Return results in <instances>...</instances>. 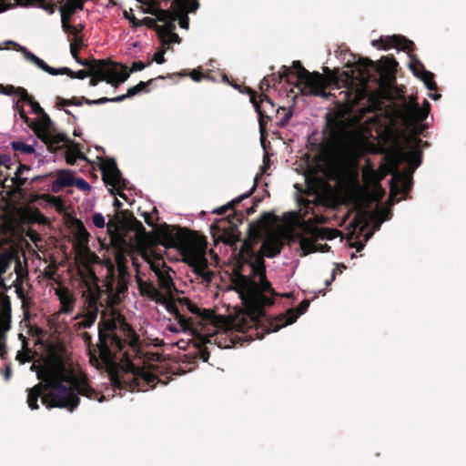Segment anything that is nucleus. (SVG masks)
<instances>
[{"instance_id": "f257e3e1", "label": "nucleus", "mask_w": 466, "mask_h": 466, "mask_svg": "<svg viewBox=\"0 0 466 466\" xmlns=\"http://www.w3.org/2000/svg\"><path fill=\"white\" fill-rule=\"evenodd\" d=\"M272 218V214L263 213L258 220L249 224L248 237L240 247L231 277L234 290L239 294L248 316L254 321L265 317V307L272 306L276 297H290L288 293L276 292L266 276L264 258H274L280 254L284 247L283 236L272 232L263 239L259 250L255 249Z\"/></svg>"}, {"instance_id": "f03ea898", "label": "nucleus", "mask_w": 466, "mask_h": 466, "mask_svg": "<svg viewBox=\"0 0 466 466\" xmlns=\"http://www.w3.org/2000/svg\"><path fill=\"white\" fill-rule=\"evenodd\" d=\"M116 325L113 321L98 325V343L93 347L92 336L84 331L81 337L88 348L90 362L96 366H102L108 373L110 381L115 388L130 391H147L154 389L157 383H162L158 376L151 370L136 367L127 352H124L125 361L121 364L116 361L114 354L121 352L127 345L133 349L137 347L138 337L133 328L123 321L121 329L126 339H121L116 333ZM167 384V382H163Z\"/></svg>"}, {"instance_id": "7ed1b4c3", "label": "nucleus", "mask_w": 466, "mask_h": 466, "mask_svg": "<svg viewBox=\"0 0 466 466\" xmlns=\"http://www.w3.org/2000/svg\"><path fill=\"white\" fill-rule=\"evenodd\" d=\"M36 377L41 382L28 390L27 405L37 410L38 399L47 408L66 409L73 411L79 404L72 386L64 385L74 380L72 372L60 357H54L36 370Z\"/></svg>"}, {"instance_id": "20e7f679", "label": "nucleus", "mask_w": 466, "mask_h": 466, "mask_svg": "<svg viewBox=\"0 0 466 466\" xmlns=\"http://www.w3.org/2000/svg\"><path fill=\"white\" fill-rule=\"evenodd\" d=\"M158 242L166 248H176L192 271L206 282H211L214 273L208 268L206 237L180 227L167 224L157 229Z\"/></svg>"}, {"instance_id": "39448f33", "label": "nucleus", "mask_w": 466, "mask_h": 466, "mask_svg": "<svg viewBox=\"0 0 466 466\" xmlns=\"http://www.w3.org/2000/svg\"><path fill=\"white\" fill-rule=\"evenodd\" d=\"M266 77H269L270 84L275 86L282 80L289 84H295V86L300 89L303 94L313 95L328 98L330 94L326 92L328 82L319 72H309L301 64L300 61H293L292 66H282L279 73H272Z\"/></svg>"}, {"instance_id": "423d86ee", "label": "nucleus", "mask_w": 466, "mask_h": 466, "mask_svg": "<svg viewBox=\"0 0 466 466\" xmlns=\"http://www.w3.org/2000/svg\"><path fill=\"white\" fill-rule=\"evenodd\" d=\"M98 282L99 279L93 271H90L87 278L84 279L86 290L83 292V297L85 298L86 313L83 319L74 325L77 331L90 328L97 318L99 308L104 306L101 298L105 291L99 287Z\"/></svg>"}, {"instance_id": "0eeeda50", "label": "nucleus", "mask_w": 466, "mask_h": 466, "mask_svg": "<svg viewBox=\"0 0 466 466\" xmlns=\"http://www.w3.org/2000/svg\"><path fill=\"white\" fill-rule=\"evenodd\" d=\"M422 143L423 141L420 138L411 137L409 140L410 147L409 151H404L400 147L396 148L386 155L385 160L389 162L390 167H392L395 172H398V167H400L402 162H407L410 166L408 172L413 173L414 170L420 166L422 161V151L420 149Z\"/></svg>"}, {"instance_id": "6e6552de", "label": "nucleus", "mask_w": 466, "mask_h": 466, "mask_svg": "<svg viewBox=\"0 0 466 466\" xmlns=\"http://www.w3.org/2000/svg\"><path fill=\"white\" fill-rule=\"evenodd\" d=\"M242 92L249 95L250 102L258 115L259 131L263 135L266 132L268 123L273 121L274 117H279L278 115L281 114L280 106H277L267 94L258 95L255 90L248 86H245Z\"/></svg>"}, {"instance_id": "1a4fd4ad", "label": "nucleus", "mask_w": 466, "mask_h": 466, "mask_svg": "<svg viewBox=\"0 0 466 466\" xmlns=\"http://www.w3.org/2000/svg\"><path fill=\"white\" fill-rule=\"evenodd\" d=\"M88 72L89 75L105 77V81L115 87L124 83L129 77L127 66L95 58H93V65H91L90 71Z\"/></svg>"}, {"instance_id": "9d476101", "label": "nucleus", "mask_w": 466, "mask_h": 466, "mask_svg": "<svg viewBox=\"0 0 466 466\" xmlns=\"http://www.w3.org/2000/svg\"><path fill=\"white\" fill-rule=\"evenodd\" d=\"M397 66L398 63L393 56H382L376 64L369 58H362L355 65L360 76H368L370 75L369 68L373 67L384 81L395 80Z\"/></svg>"}, {"instance_id": "9b49d317", "label": "nucleus", "mask_w": 466, "mask_h": 466, "mask_svg": "<svg viewBox=\"0 0 466 466\" xmlns=\"http://www.w3.org/2000/svg\"><path fill=\"white\" fill-rule=\"evenodd\" d=\"M100 169L105 184L112 187L109 188L111 195H118L120 198L127 199V196L120 190L127 188V181L122 177L115 159H101Z\"/></svg>"}, {"instance_id": "f8f14e48", "label": "nucleus", "mask_w": 466, "mask_h": 466, "mask_svg": "<svg viewBox=\"0 0 466 466\" xmlns=\"http://www.w3.org/2000/svg\"><path fill=\"white\" fill-rule=\"evenodd\" d=\"M306 232L310 235V238L299 235V247L302 250L303 255H309L317 251L327 252L330 247L328 244H316L318 239H331L333 236V230L329 228H319L317 227H309Z\"/></svg>"}, {"instance_id": "ddd939ff", "label": "nucleus", "mask_w": 466, "mask_h": 466, "mask_svg": "<svg viewBox=\"0 0 466 466\" xmlns=\"http://www.w3.org/2000/svg\"><path fill=\"white\" fill-rule=\"evenodd\" d=\"M199 0H172L171 15L177 21L181 28L187 30L189 27L188 14L196 13L199 8Z\"/></svg>"}, {"instance_id": "4468645a", "label": "nucleus", "mask_w": 466, "mask_h": 466, "mask_svg": "<svg viewBox=\"0 0 466 466\" xmlns=\"http://www.w3.org/2000/svg\"><path fill=\"white\" fill-rule=\"evenodd\" d=\"M371 44L377 48H382L385 50L390 48H397L398 50H402L409 53L412 52L415 48L414 43L401 35L381 36L380 39L373 40Z\"/></svg>"}, {"instance_id": "2eb2a0df", "label": "nucleus", "mask_w": 466, "mask_h": 466, "mask_svg": "<svg viewBox=\"0 0 466 466\" xmlns=\"http://www.w3.org/2000/svg\"><path fill=\"white\" fill-rule=\"evenodd\" d=\"M309 300L303 299L297 309H289L286 314L279 315L273 321L269 323L272 331H278L280 328L292 324L302 314H304L309 307Z\"/></svg>"}, {"instance_id": "dca6fc26", "label": "nucleus", "mask_w": 466, "mask_h": 466, "mask_svg": "<svg viewBox=\"0 0 466 466\" xmlns=\"http://www.w3.org/2000/svg\"><path fill=\"white\" fill-rule=\"evenodd\" d=\"M390 174L392 178L390 181V195L395 198L399 194L407 195L411 188L412 185V173L411 172H400L398 168V172H395L390 167Z\"/></svg>"}, {"instance_id": "f3484780", "label": "nucleus", "mask_w": 466, "mask_h": 466, "mask_svg": "<svg viewBox=\"0 0 466 466\" xmlns=\"http://www.w3.org/2000/svg\"><path fill=\"white\" fill-rule=\"evenodd\" d=\"M244 218L245 215L242 211H235L234 214L228 215L221 221L228 224V228H223V240L225 243L234 245L240 239L238 226L242 223Z\"/></svg>"}, {"instance_id": "a211bd4d", "label": "nucleus", "mask_w": 466, "mask_h": 466, "mask_svg": "<svg viewBox=\"0 0 466 466\" xmlns=\"http://www.w3.org/2000/svg\"><path fill=\"white\" fill-rule=\"evenodd\" d=\"M343 94L339 106L343 115L350 114L354 111V107L359 106L366 97V92L360 88H350L339 93Z\"/></svg>"}, {"instance_id": "6ab92c4d", "label": "nucleus", "mask_w": 466, "mask_h": 466, "mask_svg": "<svg viewBox=\"0 0 466 466\" xmlns=\"http://www.w3.org/2000/svg\"><path fill=\"white\" fill-rule=\"evenodd\" d=\"M164 304L166 305L167 310L177 320L180 329L183 331H189L196 338L202 339V335L199 334L198 329L193 326L194 323L192 318H186L182 315L175 300H167L166 299V302Z\"/></svg>"}, {"instance_id": "aec40b11", "label": "nucleus", "mask_w": 466, "mask_h": 466, "mask_svg": "<svg viewBox=\"0 0 466 466\" xmlns=\"http://www.w3.org/2000/svg\"><path fill=\"white\" fill-rule=\"evenodd\" d=\"M177 302L181 307H186L188 311H190L192 314H194L197 318L199 319L198 324L200 326H205L209 323H214L216 315L214 311H211L209 309H201L196 304H194L189 299L187 298H178Z\"/></svg>"}, {"instance_id": "412c9836", "label": "nucleus", "mask_w": 466, "mask_h": 466, "mask_svg": "<svg viewBox=\"0 0 466 466\" xmlns=\"http://www.w3.org/2000/svg\"><path fill=\"white\" fill-rule=\"evenodd\" d=\"M430 112V103L425 100L424 106L420 107L417 102L410 101L406 104L403 108L404 117L414 123H420L424 121Z\"/></svg>"}, {"instance_id": "4be33fe9", "label": "nucleus", "mask_w": 466, "mask_h": 466, "mask_svg": "<svg viewBox=\"0 0 466 466\" xmlns=\"http://www.w3.org/2000/svg\"><path fill=\"white\" fill-rule=\"evenodd\" d=\"M137 286L141 296L147 297L159 304H164L166 302V296L155 287L153 282L144 281L139 279L137 280Z\"/></svg>"}, {"instance_id": "5701e85b", "label": "nucleus", "mask_w": 466, "mask_h": 466, "mask_svg": "<svg viewBox=\"0 0 466 466\" xmlns=\"http://www.w3.org/2000/svg\"><path fill=\"white\" fill-rule=\"evenodd\" d=\"M329 127V136L330 143L335 147H341L346 141V130L339 121L329 119L328 122Z\"/></svg>"}, {"instance_id": "b1692460", "label": "nucleus", "mask_w": 466, "mask_h": 466, "mask_svg": "<svg viewBox=\"0 0 466 466\" xmlns=\"http://www.w3.org/2000/svg\"><path fill=\"white\" fill-rule=\"evenodd\" d=\"M30 170V167L25 164H19L15 173V177L11 178L12 182V187L6 191V195L9 198L14 197L15 194H21L22 193V187L25 185L28 178L22 177L25 171Z\"/></svg>"}, {"instance_id": "393cba45", "label": "nucleus", "mask_w": 466, "mask_h": 466, "mask_svg": "<svg viewBox=\"0 0 466 466\" xmlns=\"http://www.w3.org/2000/svg\"><path fill=\"white\" fill-rule=\"evenodd\" d=\"M169 20L171 21L170 23L172 24V28L171 26L169 27V22H164L162 24V35L161 36H157L161 42L162 46H166L167 48H169V46L173 43L179 44L181 42V38L175 32L177 27L175 24V18L171 16Z\"/></svg>"}, {"instance_id": "a878e982", "label": "nucleus", "mask_w": 466, "mask_h": 466, "mask_svg": "<svg viewBox=\"0 0 466 466\" xmlns=\"http://www.w3.org/2000/svg\"><path fill=\"white\" fill-rule=\"evenodd\" d=\"M410 68L414 75L423 81L429 90L433 91L437 89V85L434 81V75L431 72L427 71L420 61L416 60L411 63Z\"/></svg>"}, {"instance_id": "bb28decb", "label": "nucleus", "mask_w": 466, "mask_h": 466, "mask_svg": "<svg viewBox=\"0 0 466 466\" xmlns=\"http://www.w3.org/2000/svg\"><path fill=\"white\" fill-rule=\"evenodd\" d=\"M106 288L107 299L111 302H114L116 299H117L118 296L127 289L126 283L120 279L116 280L112 276L109 278V279L106 280Z\"/></svg>"}, {"instance_id": "cd10ccee", "label": "nucleus", "mask_w": 466, "mask_h": 466, "mask_svg": "<svg viewBox=\"0 0 466 466\" xmlns=\"http://www.w3.org/2000/svg\"><path fill=\"white\" fill-rule=\"evenodd\" d=\"M38 138L41 139L52 152H56L61 148L60 144L66 141V137L64 134H54L53 130L39 135Z\"/></svg>"}, {"instance_id": "c85d7f7f", "label": "nucleus", "mask_w": 466, "mask_h": 466, "mask_svg": "<svg viewBox=\"0 0 466 466\" xmlns=\"http://www.w3.org/2000/svg\"><path fill=\"white\" fill-rule=\"evenodd\" d=\"M21 218L25 224L46 225L48 223L47 218L36 208H26L22 211Z\"/></svg>"}, {"instance_id": "c756f323", "label": "nucleus", "mask_w": 466, "mask_h": 466, "mask_svg": "<svg viewBox=\"0 0 466 466\" xmlns=\"http://www.w3.org/2000/svg\"><path fill=\"white\" fill-rule=\"evenodd\" d=\"M56 294L61 304L60 311L66 314L71 313L76 302L74 295L66 288L59 289L56 290Z\"/></svg>"}, {"instance_id": "7c9ffc66", "label": "nucleus", "mask_w": 466, "mask_h": 466, "mask_svg": "<svg viewBox=\"0 0 466 466\" xmlns=\"http://www.w3.org/2000/svg\"><path fill=\"white\" fill-rule=\"evenodd\" d=\"M154 80L155 79L152 78V79L148 80L147 82L140 81L137 85H136L132 87H129L127 89V94L109 98V102H122L127 97H132V96L139 94L140 92L147 93L149 91V89L147 88L148 85H150Z\"/></svg>"}, {"instance_id": "2f4dec72", "label": "nucleus", "mask_w": 466, "mask_h": 466, "mask_svg": "<svg viewBox=\"0 0 466 466\" xmlns=\"http://www.w3.org/2000/svg\"><path fill=\"white\" fill-rule=\"evenodd\" d=\"M74 186V177L70 170H60L57 177L53 183V191L57 192L60 188Z\"/></svg>"}, {"instance_id": "473e14b6", "label": "nucleus", "mask_w": 466, "mask_h": 466, "mask_svg": "<svg viewBox=\"0 0 466 466\" xmlns=\"http://www.w3.org/2000/svg\"><path fill=\"white\" fill-rule=\"evenodd\" d=\"M37 137L39 135H43V133H47L53 130V122L49 116L45 112L40 116L39 121H32V127H30Z\"/></svg>"}, {"instance_id": "72a5a7b5", "label": "nucleus", "mask_w": 466, "mask_h": 466, "mask_svg": "<svg viewBox=\"0 0 466 466\" xmlns=\"http://www.w3.org/2000/svg\"><path fill=\"white\" fill-rule=\"evenodd\" d=\"M157 277V283L161 289L167 293H171L175 289L173 279L167 270L161 268L154 269Z\"/></svg>"}, {"instance_id": "f704fd0d", "label": "nucleus", "mask_w": 466, "mask_h": 466, "mask_svg": "<svg viewBox=\"0 0 466 466\" xmlns=\"http://www.w3.org/2000/svg\"><path fill=\"white\" fill-rule=\"evenodd\" d=\"M362 177L366 184L377 187L381 195L384 194L380 186V177H378V171H376L372 167L369 166L363 169Z\"/></svg>"}, {"instance_id": "c9c22d12", "label": "nucleus", "mask_w": 466, "mask_h": 466, "mask_svg": "<svg viewBox=\"0 0 466 466\" xmlns=\"http://www.w3.org/2000/svg\"><path fill=\"white\" fill-rule=\"evenodd\" d=\"M72 388L74 389V391L76 394V396L80 394L89 399L99 400L100 401L102 400V399H104V396H101V398H99L100 393L87 384H81L76 386V388ZM77 398L79 399V397Z\"/></svg>"}, {"instance_id": "e433bc0d", "label": "nucleus", "mask_w": 466, "mask_h": 466, "mask_svg": "<svg viewBox=\"0 0 466 466\" xmlns=\"http://www.w3.org/2000/svg\"><path fill=\"white\" fill-rule=\"evenodd\" d=\"M255 187H256V185L253 186V187H252L250 192H248L247 194H243L242 196H240V197L233 199L232 201L228 202L227 205L222 206V207L217 208L213 212L217 213L218 215H223V214H225L229 209L233 210V213L235 211H238L236 209V206L238 204H239L243 199L248 198L250 196V194L252 193V191L255 189Z\"/></svg>"}, {"instance_id": "4c0bfd02", "label": "nucleus", "mask_w": 466, "mask_h": 466, "mask_svg": "<svg viewBox=\"0 0 466 466\" xmlns=\"http://www.w3.org/2000/svg\"><path fill=\"white\" fill-rule=\"evenodd\" d=\"M0 93L6 96H17L20 98H26L27 90L22 86H14L12 85L4 86L0 84Z\"/></svg>"}, {"instance_id": "58836bf2", "label": "nucleus", "mask_w": 466, "mask_h": 466, "mask_svg": "<svg viewBox=\"0 0 466 466\" xmlns=\"http://www.w3.org/2000/svg\"><path fill=\"white\" fill-rule=\"evenodd\" d=\"M76 159L87 160L86 157L79 150L77 144H73L71 148L66 150V161L68 165H74Z\"/></svg>"}, {"instance_id": "ea45409f", "label": "nucleus", "mask_w": 466, "mask_h": 466, "mask_svg": "<svg viewBox=\"0 0 466 466\" xmlns=\"http://www.w3.org/2000/svg\"><path fill=\"white\" fill-rule=\"evenodd\" d=\"M158 23L159 21L157 20V17L146 16L143 19H139L138 27L147 26L149 29L155 30L157 36H161L162 24L159 25Z\"/></svg>"}, {"instance_id": "a19ab883", "label": "nucleus", "mask_w": 466, "mask_h": 466, "mask_svg": "<svg viewBox=\"0 0 466 466\" xmlns=\"http://www.w3.org/2000/svg\"><path fill=\"white\" fill-rule=\"evenodd\" d=\"M70 101L72 103V106H80L83 105V103H85L88 106L105 104V103L109 102V98L108 97H101L98 99L91 100L85 96H81V97L74 96V97L70 98Z\"/></svg>"}, {"instance_id": "79ce46f5", "label": "nucleus", "mask_w": 466, "mask_h": 466, "mask_svg": "<svg viewBox=\"0 0 466 466\" xmlns=\"http://www.w3.org/2000/svg\"><path fill=\"white\" fill-rule=\"evenodd\" d=\"M10 304L3 305V310L0 312V329L6 331L10 329L11 321Z\"/></svg>"}, {"instance_id": "37998d69", "label": "nucleus", "mask_w": 466, "mask_h": 466, "mask_svg": "<svg viewBox=\"0 0 466 466\" xmlns=\"http://www.w3.org/2000/svg\"><path fill=\"white\" fill-rule=\"evenodd\" d=\"M279 110L281 111V114L278 115L279 117H274L273 121H275L279 127H284L288 125L292 116V110L283 106H280Z\"/></svg>"}, {"instance_id": "c03bdc74", "label": "nucleus", "mask_w": 466, "mask_h": 466, "mask_svg": "<svg viewBox=\"0 0 466 466\" xmlns=\"http://www.w3.org/2000/svg\"><path fill=\"white\" fill-rule=\"evenodd\" d=\"M58 75H66L71 78L85 79L86 77L89 76V72L84 69L73 71L70 68L64 66L59 68Z\"/></svg>"}, {"instance_id": "a18cd8bd", "label": "nucleus", "mask_w": 466, "mask_h": 466, "mask_svg": "<svg viewBox=\"0 0 466 466\" xmlns=\"http://www.w3.org/2000/svg\"><path fill=\"white\" fill-rule=\"evenodd\" d=\"M118 216V219L120 220V226L127 229L128 226L132 223L135 218L132 211L128 209L120 210L116 214Z\"/></svg>"}, {"instance_id": "49530a36", "label": "nucleus", "mask_w": 466, "mask_h": 466, "mask_svg": "<svg viewBox=\"0 0 466 466\" xmlns=\"http://www.w3.org/2000/svg\"><path fill=\"white\" fill-rule=\"evenodd\" d=\"M83 35L80 37H71L67 36V40L70 43V53L73 57H76L78 55L79 50L84 46V39Z\"/></svg>"}, {"instance_id": "de8ad7c7", "label": "nucleus", "mask_w": 466, "mask_h": 466, "mask_svg": "<svg viewBox=\"0 0 466 466\" xmlns=\"http://www.w3.org/2000/svg\"><path fill=\"white\" fill-rule=\"evenodd\" d=\"M76 238L81 243H87L89 240V233L85 228L81 220H76Z\"/></svg>"}, {"instance_id": "09e8293b", "label": "nucleus", "mask_w": 466, "mask_h": 466, "mask_svg": "<svg viewBox=\"0 0 466 466\" xmlns=\"http://www.w3.org/2000/svg\"><path fill=\"white\" fill-rule=\"evenodd\" d=\"M11 147L14 151L20 152L22 154H32L35 152L33 146L27 145L22 141H13L11 143Z\"/></svg>"}, {"instance_id": "8fccbe9b", "label": "nucleus", "mask_w": 466, "mask_h": 466, "mask_svg": "<svg viewBox=\"0 0 466 466\" xmlns=\"http://www.w3.org/2000/svg\"><path fill=\"white\" fill-rule=\"evenodd\" d=\"M27 97L26 98H20V100H22L23 103H26L28 104L31 108H32V111L38 115L39 116L45 113V110L41 107V106L39 105L38 102L35 101L33 99V97L27 93Z\"/></svg>"}, {"instance_id": "3c124183", "label": "nucleus", "mask_w": 466, "mask_h": 466, "mask_svg": "<svg viewBox=\"0 0 466 466\" xmlns=\"http://www.w3.org/2000/svg\"><path fill=\"white\" fill-rule=\"evenodd\" d=\"M62 30L70 35L71 37H80V30H77V26L73 25L71 22L61 23Z\"/></svg>"}, {"instance_id": "603ef678", "label": "nucleus", "mask_w": 466, "mask_h": 466, "mask_svg": "<svg viewBox=\"0 0 466 466\" xmlns=\"http://www.w3.org/2000/svg\"><path fill=\"white\" fill-rule=\"evenodd\" d=\"M6 44H11L15 46V49L17 50V51H20L21 53L24 54L26 60L34 63L37 56L33 54L32 52L28 51L25 47L24 46H21L20 45H18L17 43L14 42V41H7Z\"/></svg>"}, {"instance_id": "864d4df0", "label": "nucleus", "mask_w": 466, "mask_h": 466, "mask_svg": "<svg viewBox=\"0 0 466 466\" xmlns=\"http://www.w3.org/2000/svg\"><path fill=\"white\" fill-rule=\"evenodd\" d=\"M120 220L118 219V216L116 215L114 218H110L109 221L106 224L107 232L112 236L115 237L116 235V232L118 228H120Z\"/></svg>"}, {"instance_id": "5fc2aeb1", "label": "nucleus", "mask_w": 466, "mask_h": 466, "mask_svg": "<svg viewBox=\"0 0 466 466\" xmlns=\"http://www.w3.org/2000/svg\"><path fill=\"white\" fill-rule=\"evenodd\" d=\"M35 66H37L39 68L44 70L45 72L52 75V76H57L59 73V68L56 69L54 67L49 66L44 60L39 58L37 56L36 60L34 62Z\"/></svg>"}, {"instance_id": "6e6d98bb", "label": "nucleus", "mask_w": 466, "mask_h": 466, "mask_svg": "<svg viewBox=\"0 0 466 466\" xmlns=\"http://www.w3.org/2000/svg\"><path fill=\"white\" fill-rule=\"evenodd\" d=\"M23 103L22 100H20V98L15 103V109L18 112L21 119L26 123L29 127H32V119L29 118L25 113V111L24 110V106L23 105L21 104Z\"/></svg>"}, {"instance_id": "4d7b16f0", "label": "nucleus", "mask_w": 466, "mask_h": 466, "mask_svg": "<svg viewBox=\"0 0 466 466\" xmlns=\"http://www.w3.org/2000/svg\"><path fill=\"white\" fill-rule=\"evenodd\" d=\"M35 6H38L42 9H44L46 13L49 15H52L55 13L57 5L55 3L47 2L46 0H39Z\"/></svg>"}, {"instance_id": "13d9d810", "label": "nucleus", "mask_w": 466, "mask_h": 466, "mask_svg": "<svg viewBox=\"0 0 466 466\" xmlns=\"http://www.w3.org/2000/svg\"><path fill=\"white\" fill-rule=\"evenodd\" d=\"M369 212L366 211L365 209L360 210L354 217L353 220L351 221V224L354 225L355 227L360 226V225H363L365 227L367 225V220L365 218V216Z\"/></svg>"}, {"instance_id": "bf43d9fd", "label": "nucleus", "mask_w": 466, "mask_h": 466, "mask_svg": "<svg viewBox=\"0 0 466 466\" xmlns=\"http://www.w3.org/2000/svg\"><path fill=\"white\" fill-rule=\"evenodd\" d=\"M127 230L136 231L138 234L146 233V228L143 224L137 220L136 218L132 221V223L127 228Z\"/></svg>"}, {"instance_id": "052dcab7", "label": "nucleus", "mask_w": 466, "mask_h": 466, "mask_svg": "<svg viewBox=\"0 0 466 466\" xmlns=\"http://www.w3.org/2000/svg\"><path fill=\"white\" fill-rule=\"evenodd\" d=\"M123 15L126 19L129 21L132 28H138L139 19H137L134 15L132 9L129 11H124Z\"/></svg>"}, {"instance_id": "680f3d73", "label": "nucleus", "mask_w": 466, "mask_h": 466, "mask_svg": "<svg viewBox=\"0 0 466 466\" xmlns=\"http://www.w3.org/2000/svg\"><path fill=\"white\" fill-rule=\"evenodd\" d=\"M346 268L344 264H337L336 268L332 270L330 279L326 280V286H329L336 279L338 273H342V270Z\"/></svg>"}, {"instance_id": "e2e57ef3", "label": "nucleus", "mask_w": 466, "mask_h": 466, "mask_svg": "<svg viewBox=\"0 0 466 466\" xmlns=\"http://www.w3.org/2000/svg\"><path fill=\"white\" fill-rule=\"evenodd\" d=\"M93 224L99 228H103L106 226L105 218L100 213H95L92 218Z\"/></svg>"}, {"instance_id": "0e129e2a", "label": "nucleus", "mask_w": 466, "mask_h": 466, "mask_svg": "<svg viewBox=\"0 0 466 466\" xmlns=\"http://www.w3.org/2000/svg\"><path fill=\"white\" fill-rule=\"evenodd\" d=\"M271 86L269 77L264 76L259 84L260 94H267Z\"/></svg>"}, {"instance_id": "69168bd1", "label": "nucleus", "mask_w": 466, "mask_h": 466, "mask_svg": "<svg viewBox=\"0 0 466 466\" xmlns=\"http://www.w3.org/2000/svg\"><path fill=\"white\" fill-rule=\"evenodd\" d=\"M0 165L5 167L7 169H10L12 165V158L10 155L0 153Z\"/></svg>"}, {"instance_id": "338daca9", "label": "nucleus", "mask_w": 466, "mask_h": 466, "mask_svg": "<svg viewBox=\"0 0 466 466\" xmlns=\"http://www.w3.org/2000/svg\"><path fill=\"white\" fill-rule=\"evenodd\" d=\"M146 66H147V65L145 63H143L142 61H134L132 63V66H131L130 69L128 70L127 68V72H128L130 74V73H133V72L141 71Z\"/></svg>"}, {"instance_id": "774afa93", "label": "nucleus", "mask_w": 466, "mask_h": 466, "mask_svg": "<svg viewBox=\"0 0 466 466\" xmlns=\"http://www.w3.org/2000/svg\"><path fill=\"white\" fill-rule=\"evenodd\" d=\"M165 52L166 51H165L164 47L162 46V48H160L158 51H157L155 53L153 60L156 61L159 65L165 63V61H166Z\"/></svg>"}]
</instances>
